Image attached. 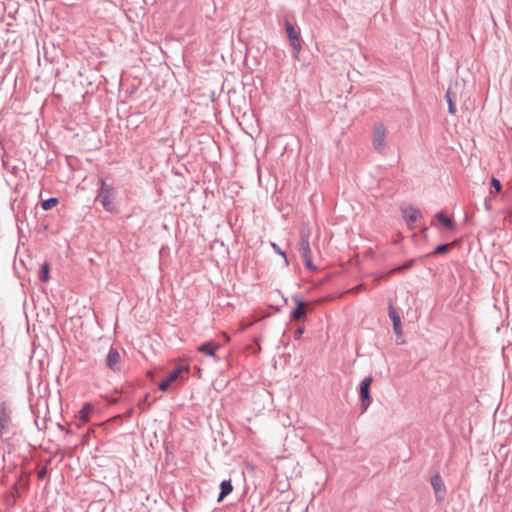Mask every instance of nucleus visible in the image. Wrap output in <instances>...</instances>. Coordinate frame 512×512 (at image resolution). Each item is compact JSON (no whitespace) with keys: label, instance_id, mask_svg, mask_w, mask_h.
Segmentation results:
<instances>
[{"label":"nucleus","instance_id":"1","mask_svg":"<svg viewBox=\"0 0 512 512\" xmlns=\"http://www.w3.org/2000/svg\"><path fill=\"white\" fill-rule=\"evenodd\" d=\"M310 235L311 229L307 225H303L300 229V242L298 244V250L301 254V257L304 260L305 266L310 271H315L317 268L313 264L311 259V249H310Z\"/></svg>","mask_w":512,"mask_h":512},{"label":"nucleus","instance_id":"2","mask_svg":"<svg viewBox=\"0 0 512 512\" xmlns=\"http://www.w3.org/2000/svg\"><path fill=\"white\" fill-rule=\"evenodd\" d=\"M387 129L383 123H376L373 131V147L379 152L383 153L386 149L385 137Z\"/></svg>","mask_w":512,"mask_h":512},{"label":"nucleus","instance_id":"3","mask_svg":"<svg viewBox=\"0 0 512 512\" xmlns=\"http://www.w3.org/2000/svg\"><path fill=\"white\" fill-rule=\"evenodd\" d=\"M285 30H286L288 39H289L290 44L294 51L293 57L295 59H297L298 54L302 49L299 32L296 30V28L293 26V24L290 23L288 20L285 21Z\"/></svg>","mask_w":512,"mask_h":512},{"label":"nucleus","instance_id":"4","mask_svg":"<svg viewBox=\"0 0 512 512\" xmlns=\"http://www.w3.org/2000/svg\"><path fill=\"white\" fill-rule=\"evenodd\" d=\"M372 382L373 378L371 376H367L360 383L359 392L361 398L362 412H365L372 403V398L370 396V386Z\"/></svg>","mask_w":512,"mask_h":512},{"label":"nucleus","instance_id":"5","mask_svg":"<svg viewBox=\"0 0 512 512\" xmlns=\"http://www.w3.org/2000/svg\"><path fill=\"white\" fill-rule=\"evenodd\" d=\"M183 373H188V368L185 366H177L169 373L167 378L161 381L158 385L159 390L166 392L169 390L172 383H174Z\"/></svg>","mask_w":512,"mask_h":512},{"label":"nucleus","instance_id":"6","mask_svg":"<svg viewBox=\"0 0 512 512\" xmlns=\"http://www.w3.org/2000/svg\"><path fill=\"white\" fill-rule=\"evenodd\" d=\"M100 184H101V186H100V190H99V193L97 196V200L100 201V203L102 204L104 209L109 211L112 208V202L110 200V196H111V192L113 189L110 185L106 184V182L104 180H101Z\"/></svg>","mask_w":512,"mask_h":512},{"label":"nucleus","instance_id":"7","mask_svg":"<svg viewBox=\"0 0 512 512\" xmlns=\"http://www.w3.org/2000/svg\"><path fill=\"white\" fill-rule=\"evenodd\" d=\"M106 367L113 372L121 370V355L117 348L111 347L105 359Z\"/></svg>","mask_w":512,"mask_h":512},{"label":"nucleus","instance_id":"8","mask_svg":"<svg viewBox=\"0 0 512 512\" xmlns=\"http://www.w3.org/2000/svg\"><path fill=\"white\" fill-rule=\"evenodd\" d=\"M431 485L435 493L436 501H443L446 495V488L439 474H435L434 476H432Z\"/></svg>","mask_w":512,"mask_h":512},{"label":"nucleus","instance_id":"9","mask_svg":"<svg viewBox=\"0 0 512 512\" xmlns=\"http://www.w3.org/2000/svg\"><path fill=\"white\" fill-rule=\"evenodd\" d=\"M295 303H296V306L290 312V317L294 321H300V320L304 319L306 316V313H307L306 307L308 304L299 299H295Z\"/></svg>","mask_w":512,"mask_h":512},{"label":"nucleus","instance_id":"10","mask_svg":"<svg viewBox=\"0 0 512 512\" xmlns=\"http://www.w3.org/2000/svg\"><path fill=\"white\" fill-rule=\"evenodd\" d=\"M402 214L408 225L415 223L419 218L422 217L420 210L414 207L402 209Z\"/></svg>","mask_w":512,"mask_h":512},{"label":"nucleus","instance_id":"11","mask_svg":"<svg viewBox=\"0 0 512 512\" xmlns=\"http://www.w3.org/2000/svg\"><path fill=\"white\" fill-rule=\"evenodd\" d=\"M389 317L393 322L394 332L397 334V336H400L402 334L400 316L392 305L389 306Z\"/></svg>","mask_w":512,"mask_h":512},{"label":"nucleus","instance_id":"12","mask_svg":"<svg viewBox=\"0 0 512 512\" xmlns=\"http://www.w3.org/2000/svg\"><path fill=\"white\" fill-rule=\"evenodd\" d=\"M93 411V406L90 403H85L82 409L78 412L77 418L80 421V424H85L90 419V414Z\"/></svg>","mask_w":512,"mask_h":512},{"label":"nucleus","instance_id":"13","mask_svg":"<svg viewBox=\"0 0 512 512\" xmlns=\"http://www.w3.org/2000/svg\"><path fill=\"white\" fill-rule=\"evenodd\" d=\"M220 348V345L216 344L215 342H205L201 344L198 347V351L207 355V356H214L215 351Z\"/></svg>","mask_w":512,"mask_h":512},{"label":"nucleus","instance_id":"14","mask_svg":"<svg viewBox=\"0 0 512 512\" xmlns=\"http://www.w3.org/2000/svg\"><path fill=\"white\" fill-rule=\"evenodd\" d=\"M233 491L231 480H223L220 484V493L218 496V502H221L227 495Z\"/></svg>","mask_w":512,"mask_h":512},{"label":"nucleus","instance_id":"15","mask_svg":"<svg viewBox=\"0 0 512 512\" xmlns=\"http://www.w3.org/2000/svg\"><path fill=\"white\" fill-rule=\"evenodd\" d=\"M445 98H446V101L448 103V112L450 114H455L456 113V106H455V98H456V95L455 93L452 91V88L449 87L448 90L446 91V94H445Z\"/></svg>","mask_w":512,"mask_h":512},{"label":"nucleus","instance_id":"16","mask_svg":"<svg viewBox=\"0 0 512 512\" xmlns=\"http://www.w3.org/2000/svg\"><path fill=\"white\" fill-rule=\"evenodd\" d=\"M435 218L441 223L443 224L446 228L452 230L454 227H455V223L452 219H450L449 217H447L443 212H438L436 215H435Z\"/></svg>","mask_w":512,"mask_h":512},{"label":"nucleus","instance_id":"17","mask_svg":"<svg viewBox=\"0 0 512 512\" xmlns=\"http://www.w3.org/2000/svg\"><path fill=\"white\" fill-rule=\"evenodd\" d=\"M454 244L453 243H444L438 245L435 250L432 252V255L446 254L450 251Z\"/></svg>","mask_w":512,"mask_h":512},{"label":"nucleus","instance_id":"18","mask_svg":"<svg viewBox=\"0 0 512 512\" xmlns=\"http://www.w3.org/2000/svg\"><path fill=\"white\" fill-rule=\"evenodd\" d=\"M414 263H415V260L414 259H410V260L404 262L402 265L395 267L391 271V273H393V272H403V271H405L407 269H410L414 265Z\"/></svg>","mask_w":512,"mask_h":512},{"label":"nucleus","instance_id":"19","mask_svg":"<svg viewBox=\"0 0 512 512\" xmlns=\"http://www.w3.org/2000/svg\"><path fill=\"white\" fill-rule=\"evenodd\" d=\"M58 203V199L57 198H49L45 201H43L41 203V207L43 210H50L52 209L54 206H56Z\"/></svg>","mask_w":512,"mask_h":512},{"label":"nucleus","instance_id":"20","mask_svg":"<svg viewBox=\"0 0 512 512\" xmlns=\"http://www.w3.org/2000/svg\"><path fill=\"white\" fill-rule=\"evenodd\" d=\"M49 264L48 263H44L42 266H41V271H40V280L43 281V282H46L48 281L49 279Z\"/></svg>","mask_w":512,"mask_h":512},{"label":"nucleus","instance_id":"21","mask_svg":"<svg viewBox=\"0 0 512 512\" xmlns=\"http://www.w3.org/2000/svg\"><path fill=\"white\" fill-rule=\"evenodd\" d=\"M8 417L5 412V408L3 407L0 411V427L4 429L7 425Z\"/></svg>","mask_w":512,"mask_h":512},{"label":"nucleus","instance_id":"22","mask_svg":"<svg viewBox=\"0 0 512 512\" xmlns=\"http://www.w3.org/2000/svg\"><path fill=\"white\" fill-rule=\"evenodd\" d=\"M272 247L276 253H278L279 255H281L285 258V262L288 264L286 253L284 251H282L281 248L275 243H272Z\"/></svg>","mask_w":512,"mask_h":512},{"label":"nucleus","instance_id":"23","mask_svg":"<svg viewBox=\"0 0 512 512\" xmlns=\"http://www.w3.org/2000/svg\"><path fill=\"white\" fill-rule=\"evenodd\" d=\"M491 186L494 188L495 192H500L501 190V183L498 179L492 178L491 180Z\"/></svg>","mask_w":512,"mask_h":512},{"label":"nucleus","instance_id":"24","mask_svg":"<svg viewBox=\"0 0 512 512\" xmlns=\"http://www.w3.org/2000/svg\"><path fill=\"white\" fill-rule=\"evenodd\" d=\"M303 332H304V328H303V327L298 328V329L294 332V338H295V339H300V338H301V335L303 334Z\"/></svg>","mask_w":512,"mask_h":512},{"label":"nucleus","instance_id":"25","mask_svg":"<svg viewBox=\"0 0 512 512\" xmlns=\"http://www.w3.org/2000/svg\"><path fill=\"white\" fill-rule=\"evenodd\" d=\"M45 475H46V470H45V469L41 470V471L38 473V476H39V478H41V479H42V478H44V477H45Z\"/></svg>","mask_w":512,"mask_h":512},{"label":"nucleus","instance_id":"26","mask_svg":"<svg viewBox=\"0 0 512 512\" xmlns=\"http://www.w3.org/2000/svg\"><path fill=\"white\" fill-rule=\"evenodd\" d=\"M148 397H149V394H146L145 398H144V401L141 402L139 405L142 406L146 403V401L148 400Z\"/></svg>","mask_w":512,"mask_h":512},{"label":"nucleus","instance_id":"27","mask_svg":"<svg viewBox=\"0 0 512 512\" xmlns=\"http://www.w3.org/2000/svg\"><path fill=\"white\" fill-rule=\"evenodd\" d=\"M361 287H362V286H361V285H359V286L355 287L353 290L358 291V290H360V289H361Z\"/></svg>","mask_w":512,"mask_h":512}]
</instances>
